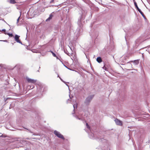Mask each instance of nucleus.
<instances>
[{
  "label": "nucleus",
  "instance_id": "4",
  "mask_svg": "<svg viewBox=\"0 0 150 150\" xmlns=\"http://www.w3.org/2000/svg\"><path fill=\"white\" fill-rule=\"evenodd\" d=\"M26 79L28 83H35L36 82V80L29 78L28 77H26Z\"/></svg>",
  "mask_w": 150,
  "mask_h": 150
},
{
  "label": "nucleus",
  "instance_id": "18",
  "mask_svg": "<svg viewBox=\"0 0 150 150\" xmlns=\"http://www.w3.org/2000/svg\"><path fill=\"white\" fill-rule=\"evenodd\" d=\"M51 52L52 53V55L53 56H54V57H56V54L52 52Z\"/></svg>",
  "mask_w": 150,
  "mask_h": 150
},
{
  "label": "nucleus",
  "instance_id": "19",
  "mask_svg": "<svg viewBox=\"0 0 150 150\" xmlns=\"http://www.w3.org/2000/svg\"><path fill=\"white\" fill-rule=\"evenodd\" d=\"M19 18H20V17H19L17 19V23H18V22L19 19Z\"/></svg>",
  "mask_w": 150,
  "mask_h": 150
},
{
  "label": "nucleus",
  "instance_id": "22",
  "mask_svg": "<svg viewBox=\"0 0 150 150\" xmlns=\"http://www.w3.org/2000/svg\"><path fill=\"white\" fill-rule=\"evenodd\" d=\"M103 69H104L105 70H106V67H105V66H104L103 67Z\"/></svg>",
  "mask_w": 150,
  "mask_h": 150
},
{
  "label": "nucleus",
  "instance_id": "28",
  "mask_svg": "<svg viewBox=\"0 0 150 150\" xmlns=\"http://www.w3.org/2000/svg\"><path fill=\"white\" fill-rule=\"evenodd\" d=\"M111 1H113L114 0H111Z\"/></svg>",
  "mask_w": 150,
  "mask_h": 150
},
{
  "label": "nucleus",
  "instance_id": "21",
  "mask_svg": "<svg viewBox=\"0 0 150 150\" xmlns=\"http://www.w3.org/2000/svg\"><path fill=\"white\" fill-rule=\"evenodd\" d=\"M69 101H70V100H69V99L67 100V103H69Z\"/></svg>",
  "mask_w": 150,
  "mask_h": 150
},
{
  "label": "nucleus",
  "instance_id": "17",
  "mask_svg": "<svg viewBox=\"0 0 150 150\" xmlns=\"http://www.w3.org/2000/svg\"><path fill=\"white\" fill-rule=\"evenodd\" d=\"M76 118L77 119L79 120H83V118H80V117H76Z\"/></svg>",
  "mask_w": 150,
  "mask_h": 150
},
{
  "label": "nucleus",
  "instance_id": "1",
  "mask_svg": "<svg viewBox=\"0 0 150 150\" xmlns=\"http://www.w3.org/2000/svg\"><path fill=\"white\" fill-rule=\"evenodd\" d=\"M93 97V96H90L86 98L84 102V103L86 105H89Z\"/></svg>",
  "mask_w": 150,
  "mask_h": 150
},
{
  "label": "nucleus",
  "instance_id": "14",
  "mask_svg": "<svg viewBox=\"0 0 150 150\" xmlns=\"http://www.w3.org/2000/svg\"><path fill=\"white\" fill-rule=\"evenodd\" d=\"M10 3L11 4H14L16 3L14 0H10Z\"/></svg>",
  "mask_w": 150,
  "mask_h": 150
},
{
  "label": "nucleus",
  "instance_id": "3",
  "mask_svg": "<svg viewBox=\"0 0 150 150\" xmlns=\"http://www.w3.org/2000/svg\"><path fill=\"white\" fill-rule=\"evenodd\" d=\"M54 133L59 138H61L63 139H64L63 136L59 132L55 130L54 132Z\"/></svg>",
  "mask_w": 150,
  "mask_h": 150
},
{
  "label": "nucleus",
  "instance_id": "13",
  "mask_svg": "<svg viewBox=\"0 0 150 150\" xmlns=\"http://www.w3.org/2000/svg\"><path fill=\"white\" fill-rule=\"evenodd\" d=\"M5 34H6L7 35H8L9 36H10V37H12L13 36V35L12 34H10L9 33H5Z\"/></svg>",
  "mask_w": 150,
  "mask_h": 150
},
{
  "label": "nucleus",
  "instance_id": "15",
  "mask_svg": "<svg viewBox=\"0 0 150 150\" xmlns=\"http://www.w3.org/2000/svg\"><path fill=\"white\" fill-rule=\"evenodd\" d=\"M86 126L88 129L90 130V128L87 123H86Z\"/></svg>",
  "mask_w": 150,
  "mask_h": 150
},
{
  "label": "nucleus",
  "instance_id": "24",
  "mask_svg": "<svg viewBox=\"0 0 150 150\" xmlns=\"http://www.w3.org/2000/svg\"><path fill=\"white\" fill-rule=\"evenodd\" d=\"M59 78L60 79H61V81H62L63 82H64V83H65V82H64V81L62 80V79L60 77H59Z\"/></svg>",
  "mask_w": 150,
  "mask_h": 150
},
{
  "label": "nucleus",
  "instance_id": "23",
  "mask_svg": "<svg viewBox=\"0 0 150 150\" xmlns=\"http://www.w3.org/2000/svg\"><path fill=\"white\" fill-rule=\"evenodd\" d=\"M0 137H6V136H5L4 135H2L1 136H0Z\"/></svg>",
  "mask_w": 150,
  "mask_h": 150
},
{
  "label": "nucleus",
  "instance_id": "16",
  "mask_svg": "<svg viewBox=\"0 0 150 150\" xmlns=\"http://www.w3.org/2000/svg\"><path fill=\"white\" fill-rule=\"evenodd\" d=\"M134 4L136 8L138 7L137 4V3L134 1Z\"/></svg>",
  "mask_w": 150,
  "mask_h": 150
},
{
  "label": "nucleus",
  "instance_id": "10",
  "mask_svg": "<svg viewBox=\"0 0 150 150\" xmlns=\"http://www.w3.org/2000/svg\"><path fill=\"white\" fill-rule=\"evenodd\" d=\"M134 63L135 65H137L139 63V61L138 60H134Z\"/></svg>",
  "mask_w": 150,
  "mask_h": 150
},
{
  "label": "nucleus",
  "instance_id": "26",
  "mask_svg": "<svg viewBox=\"0 0 150 150\" xmlns=\"http://www.w3.org/2000/svg\"><path fill=\"white\" fill-rule=\"evenodd\" d=\"M2 31L5 32L6 31V30L5 29H3L2 30Z\"/></svg>",
  "mask_w": 150,
  "mask_h": 150
},
{
  "label": "nucleus",
  "instance_id": "20",
  "mask_svg": "<svg viewBox=\"0 0 150 150\" xmlns=\"http://www.w3.org/2000/svg\"><path fill=\"white\" fill-rule=\"evenodd\" d=\"M136 8H137V9L138 10V11L140 10V9L138 7H136Z\"/></svg>",
  "mask_w": 150,
  "mask_h": 150
},
{
  "label": "nucleus",
  "instance_id": "7",
  "mask_svg": "<svg viewBox=\"0 0 150 150\" xmlns=\"http://www.w3.org/2000/svg\"><path fill=\"white\" fill-rule=\"evenodd\" d=\"M53 16V15L52 14H51L49 17L47 19H46V21H50L52 18Z\"/></svg>",
  "mask_w": 150,
  "mask_h": 150
},
{
  "label": "nucleus",
  "instance_id": "8",
  "mask_svg": "<svg viewBox=\"0 0 150 150\" xmlns=\"http://www.w3.org/2000/svg\"><path fill=\"white\" fill-rule=\"evenodd\" d=\"M97 61L99 63H100L102 62V59L100 57H98L96 59Z\"/></svg>",
  "mask_w": 150,
  "mask_h": 150
},
{
  "label": "nucleus",
  "instance_id": "11",
  "mask_svg": "<svg viewBox=\"0 0 150 150\" xmlns=\"http://www.w3.org/2000/svg\"><path fill=\"white\" fill-rule=\"evenodd\" d=\"M139 12L142 15V16L144 18H145V16H144V14L141 11V10L139 11Z\"/></svg>",
  "mask_w": 150,
  "mask_h": 150
},
{
  "label": "nucleus",
  "instance_id": "25",
  "mask_svg": "<svg viewBox=\"0 0 150 150\" xmlns=\"http://www.w3.org/2000/svg\"><path fill=\"white\" fill-rule=\"evenodd\" d=\"M78 23L79 25H80V21H78Z\"/></svg>",
  "mask_w": 150,
  "mask_h": 150
},
{
  "label": "nucleus",
  "instance_id": "5",
  "mask_svg": "<svg viewBox=\"0 0 150 150\" xmlns=\"http://www.w3.org/2000/svg\"><path fill=\"white\" fill-rule=\"evenodd\" d=\"M19 37H20L19 36H18V35H15V40L17 42L19 43H20L21 44H22V43L19 39Z\"/></svg>",
  "mask_w": 150,
  "mask_h": 150
},
{
  "label": "nucleus",
  "instance_id": "12",
  "mask_svg": "<svg viewBox=\"0 0 150 150\" xmlns=\"http://www.w3.org/2000/svg\"><path fill=\"white\" fill-rule=\"evenodd\" d=\"M77 104L76 103L75 104H74L73 106L74 108V110L75 109V108H77Z\"/></svg>",
  "mask_w": 150,
  "mask_h": 150
},
{
  "label": "nucleus",
  "instance_id": "29",
  "mask_svg": "<svg viewBox=\"0 0 150 150\" xmlns=\"http://www.w3.org/2000/svg\"><path fill=\"white\" fill-rule=\"evenodd\" d=\"M58 77H59V75H58Z\"/></svg>",
  "mask_w": 150,
  "mask_h": 150
},
{
  "label": "nucleus",
  "instance_id": "27",
  "mask_svg": "<svg viewBox=\"0 0 150 150\" xmlns=\"http://www.w3.org/2000/svg\"><path fill=\"white\" fill-rule=\"evenodd\" d=\"M1 41H4V42H7V40H0Z\"/></svg>",
  "mask_w": 150,
  "mask_h": 150
},
{
  "label": "nucleus",
  "instance_id": "9",
  "mask_svg": "<svg viewBox=\"0 0 150 150\" xmlns=\"http://www.w3.org/2000/svg\"><path fill=\"white\" fill-rule=\"evenodd\" d=\"M89 137L91 139H93L94 138V134L93 133H90L89 135Z\"/></svg>",
  "mask_w": 150,
  "mask_h": 150
},
{
  "label": "nucleus",
  "instance_id": "6",
  "mask_svg": "<svg viewBox=\"0 0 150 150\" xmlns=\"http://www.w3.org/2000/svg\"><path fill=\"white\" fill-rule=\"evenodd\" d=\"M115 121L117 125L120 126H121L122 125V122L117 119H115Z\"/></svg>",
  "mask_w": 150,
  "mask_h": 150
},
{
  "label": "nucleus",
  "instance_id": "2",
  "mask_svg": "<svg viewBox=\"0 0 150 150\" xmlns=\"http://www.w3.org/2000/svg\"><path fill=\"white\" fill-rule=\"evenodd\" d=\"M100 141L103 143H105L106 145L104 146V148L103 149V150H110V149L108 147V144L107 142V141L105 139L103 138L100 139Z\"/></svg>",
  "mask_w": 150,
  "mask_h": 150
}]
</instances>
